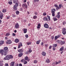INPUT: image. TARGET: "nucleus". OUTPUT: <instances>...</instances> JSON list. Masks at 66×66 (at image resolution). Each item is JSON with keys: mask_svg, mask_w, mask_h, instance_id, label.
<instances>
[{"mask_svg": "<svg viewBox=\"0 0 66 66\" xmlns=\"http://www.w3.org/2000/svg\"><path fill=\"white\" fill-rule=\"evenodd\" d=\"M41 45L42 46H43L44 45V43L43 42H42L41 43Z\"/></svg>", "mask_w": 66, "mask_h": 66, "instance_id": "obj_55", "label": "nucleus"}, {"mask_svg": "<svg viewBox=\"0 0 66 66\" xmlns=\"http://www.w3.org/2000/svg\"><path fill=\"white\" fill-rule=\"evenodd\" d=\"M18 52H23V51L22 49H21V50H18Z\"/></svg>", "mask_w": 66, "mask_h": 66, "instance_id": "obj_16", "label": "nucleus"}, {"mask_svg": "<svg viewBox=\"0 0 66 66\" xmlns=\"http://www.w3.org/2000/svg\"><path fill=\"white\" fill-rule=\"evenodd\" d=\"M57 15H60V12H59L57 13Z\"/></svg>", "mask_w": 66, "mask_h": 66, "instance_id": "obj_61", "label": "nucleus"}, {"mask_svg": "<svg viewBox=\"0 0 66 66\" xmlns=\"http://www.w3.org/2000/svg\"><path fill=\"white\" fill-rule=\"evenodd\" d=\"M9 52V51H4V55H6V54H7V52Z\"/></svg>", "mask_w": 66, "mask_h": 66, "instance_id": "obj_10", "label": "nucleus"}, {"mask_svg": "<svg viewBox=\"0 0 66 66\" xmlns=\"http://www.w3.org/2000/svg\"><path fill=\"white\" fill-rule=\"evenodd\" d=\"M14 64H15L14 62H12L10 64L11 66H14Z\"/></svg>", "mask_w": 66, "mask_h": 66, "instance_id": "obj_13", "label": "nucleus"}, {"mask_svg": "<svg viewBox=\"0 0 66 66\" xmlns=\"http://www.w3.org/2000/svg\"><path fill=\"white\" fill-rule=\"evenodd\" d=\"M61 7H63V6L61 5H59V9L60 8H61Z\"/></svg>", "mask_w": 66, "mask_h": 66, "instance_id": "obj_41", "label": "nucleus"}, {"mask_svg": "<svg viewBox=\"0 0 66 66\" xmlns=\"http://www.w3.org/2000/svg\"><path fill=\"white\" fill-rule=\"evenodd\" d=\"M61 44L62 45H63V44H65V42L64 41H61Z\"/></svg>", "mask_w": 66, "mask_h": 66, "instance_id": "obj_35", "label": "nucleus"}, {"mask_svg": "<svg viewBox=\"0 0 66 66\" xmlns=\"http://www.w3.org/2000/svg\"><path fill=\"white\" fill-rule=\"evenodd\" d=\"M57 42L59 44H61V41L60 40H58L57 41Z\"/></svg>", "mask_w": 66, "mask_h": 66, "instance_id": "obj_29", "label": "nucleus"}, {"mask_svg": "<svg viewBox=\"0 0 66 66\" xmlns=\"http://www.w3.org/2000/svg\"><path fill=\"white\" fill-rule=\"evenodd\" d=\"M25 37L26 38H28V35H25Z\"/></svg>", "mask_w": 66, "mask_h": 66, "instance_id": "obj_53", "label": "nucleus"}, {"mask_svg": "<svg viewBox=\"0 0 66 66\" xmlns=\"http://www.w3.org/2000/svg\"><path fill=\"white\" fill-rule=\"evenodd\" d=\"M5 66H9V64L7 63H6L5 64Z\"/></svg>", "mask_w": 66, "mask_h": 66, "instance_id": "obj_50", "label": "nucleus"}, {"mask_svg": "<svg viewBox=\"0 0 66 66\" xmlns=\"http://www.w3.org/2000/svg\"><path fill=\"white\" fill-rule=\"evenodd\" d=\"M34 19H35L36 18H37V16L36 15H35L33 17Z\"/></svg>", "mask_w": 66, "mask_h": 66, "instance_id": "obj_40", "label": "nucleus"}, {"mask_svg": "<svg viewBox=\"0 0 66 66\" xmlns=\"http://www.w3.org/2000/svg\"><path fill=\"white\" fill-rule=\"evenodd\" d=\"M47 17L48 18L49 20H50V17L49 16H47Z\"/></svg>", "mask_w": 66, "mask_h": 66, "instance_id": "obj_42", "label": "nucleus"}, {"mask_svg": "<svg viewBox=\"0 0 66 66\" xmlns=\"http://www.w3.org/2000/svg\"><path fill=\"white\" fill-rule=\"evenodd\" d=\"M19 45L20 46H22V44L21 43H19Z\"/></svg>", "mask_w": 66, "mask_h": 66, "instance_id": "obj_39", "label": "nucleus"}, {"mask_svg": "<svg viewBox=\"0 0 66 66\" xmlns=\"http://www.w3.org/2000/svg\"><path fill=\"white\" fill-rule=\"evenodd\" d=\"M12 36H16V35L14 33H13L12 34Z\"/></svg>", "mask_w": 66, "mask_h": 66, "instance_id": "obj_52", "label": "nucleus"}, {"mask_svg": "<svg viewBox=\"0 0 66 66\" xmlns=\"http://www.w3.org/2000/svg\"><path fill=\"white\" fill-rule=\"evenodd\" d=\"M10 35V33L8 32L6 34V36H9Z\"/></svg>", "mask_w": 66, "mask_h": 66, "instance_id": "obj_28", "label": "nucleus"}, {"mask_svg": "<svg viewBox=\"0 0 66 66\" xmlns=\"http://www.w3.org/2000/svg\"><path fill=\"white\" fill-rule=\"evenodd\" d=\"M57 20V19H56V18H55L54 19V21H56V20Z\"/></svg>", "mask_w": 66, "mask_h": 66, "instance_id": "obj_54", "label": "nucleus"}, {"mask_svg": "<svg viewBox=\"0 0 66 66\" xmlns=\"http://www.w3.org/2000/svg\"><path fill=\"white\" fill-rule=\"evenodd\" d=\"M35 15H36L38 14V13H37V12H35Z\"/></svg>", "mask_w": 66, "mask_h": 66, "instance_id": "obj_48", "label": "nucleus"}, {"mask_svg": "<svg viewBox=\"0 0 66 66\" xmlns=\"http://www.w3.org/2000/svg\"><path fill=\"white\" fill-rule=\"evenodd\" d=\"M1 54L2 55H4V50H0Z\"/></svg>", "mask_w": 66, "mask_h": 66, "instance_id": "obj_2", "label": "nucleus"}, {"mask_svg": "<svg viewBox=\"0 0 66 66\" xmlns=\"http://www.w3.org/2000/svg\"><path fill=\"white\" fill-rule=\"evenodd\" d=\"M44 20H45V21H48V18L47 17H46L44 18Z\"/></svg>", "mask_w": 66, "mask_h": 66, "instance_id": "obj_22", "label": "nucleus"}, {"mask_svg": "<svg viewBox=\"0 0 66 66\" xmlns=\"http://www.w3.org/2000/svg\"><path fill=\"white\" fill-rule=\"evenodd\" d=\"M0 66H3V63L2 62L0 63Z\"/></svg>", "mask_w": 66, "mask_h": 66, "instance_id": "obj_46", "label": "nucleus"}, {"mask_svg": "<svg viewBox=\"0 0 66 66\" xmlns=\"http://www.w3.org/2000/svg\"><path fill=\"white\" fill-rule=\"evenodd\" d=\"M37 62V61L36 60H35L34 61V63H36Z\"/></svg>", "mask_w": 66, "mask_h": 66, "instance_id": "obj_47", "label": "nucleus"}, {"mask_svg": "<svg viewBox=\"0 0 66 66\" xmlns=\"http://www.w3.org/2000/svg\"><path fill=\"white\" fill-rule=\"evenodd\" d=\"M15 42L16 43H18V42H19V40H18V39H15Z\"/></svg>", "mask_w": 66, "mask_h": 66, "instance_id": "obj_26", "label": "nucleus"}, {"mask_svg": "<svg viewBox=\"0 0 66 66\" xmlns=\"http://www.w3.org/2000/svg\"><path fill=\"white\" fill-rule=\"evenodd\" d=\"M62 32L64 35H65L66 33V29L65 28H63Z\"/></svg>", "mask_w": 66, "mask_h": 66, "instance_id": "obj_4", "label": "nucleus"}, {"mask_svg": "<svg viewBox=\"0 0 66 66\" xmlns=\"http://www.w3.org/2000/svg\"><path fill=\"white\" fill-rule=\"evenodd\" d=\"M34 2L35 3L36 2H38L39 0H34Z\"/></svg>", "mask_w": 66, "mask_h": 66, "instance_id": "obj_43", "label": "nucleus"}, {"mask_svg": "<svg viewBox=\"0 0 66 66\" xmlns=\"http://www.w3.org/2000/svg\"><path fill=\"white\" fill-rule=\"evenodd\" d=\"M58 64H59V63L58 62L56 61L55 63V64H56V65H57Z\"/></svg>", "mask_w": 66, "mask_h": 66, "instance_id": "obj_59", "label": "nucleus"}, {"mask_svg": "<svg viewBox=\"0 0 66 66\" xmlns=\"http://www.w3.org/2000/svg\"><path fill=\"white\" fill-rule=\"evenodd\" d=\"M22 55H23L22 53H20L18 54L19 57H21Z\"/></svg>", "mask_w": 66, "mask_h": 66, "instance_id": "obj_15", "label": "nucleus"}, {"mask_svg": "<svg viewBox=\"0 0 66 66\" xmlns=\"http://www.w3.org/2000/svg\"><path fill=\"white\" fill-rule=\"evenodd\" d=\"M46 13L45 12L44 13H43V16H46Z\"/></svg>", "mask_w": 66, "mask_h": 66, "instance_id": "obj_51", "label": "nucleus"}, {"mask_svg": "<svg viewBox=\"0 0 66 66\" xmlns=\"http://www.w3.org/2000/svg\"><path fill=\"white\" fill-rule=\"evenodd\" d=\"M52 15L53 16H55V12H52Z\"/></svg>", "mask_w": 66, "mask_h": 66, "instance_id": "obj_34", "label": "nucleus"}, {"mask_svg": "<svg viewBox=\"0 0 66 66\" xmlns=\"http://www.w3.org/2000/svg\"><path fill=\"white\" fill-rule=\"evenodd\" d=\"M28 52H30V53H31V52H32V50H31V48L29 49Z\"/></svg>", "mask_w": 66, "mask_h": 66, "instance_id": "obj_36", "label": "nucleus"}, {"mask_svg": "<svg viewBox=\"0 0 66 66\" xmlns=\"http://www.w3.org/2000/svg\"><path fill=\"white\" fill-rule=\"evenodd\" d=\"M4 43V41H1L0 42V46H1L2 45H3Z\"/></svg>", "mask_w": 66, "mask_h": 66, "instance_id": "obj_19", "label": "nucleus"}, {"mask_svg": "<svg viewBox=\"0 0 66 66\" xmlns=\"http://www.w3.org/2000/svg\"><path fill=\"white\" fill-rule=\"evenodd\" d=\"M9 58L10 59H13V56H12L11 55H9Z\"/></svg>", "mask_w": 66, "mask_h": 66, "instance_id": "obj_17", "label": "nucleus"}, {"mask_svg": "<svg viewBox=\"0 0 66 66\" xmlns=\"http://www.w3.org/2000/svg\"><path fill=\"white\" fill-rule=\"evenodd\" d=\"M6 11V9H4L3 10L2 12L3 13H5Z\"/></svg>", "mask_w": 66, "mask_h": 66, "instance_id": "obj_27", "label": "nucleus"}, {"mask_svg": "<svg viewBox=\"0 0 66 66\" xmlns=\"http://www.w3.org/2000/svg\"><path fill=\"white\" fill-rule=\"evenodd\" d=\"M51 12L52 13H55V9H53L52 10Z\"/></svg>", "mask_w": 66, "mask_h": 66, "instance_id": "obj_23", "label": "nucleus"}, {"mask_svg": "<svg viewBox=\"0 0 66 66\" xmlns=\"http://www.w3.org/2000/svg\"><path fill=\"white\" fill-rule=\"evenodd\" d=\"M40 40H39L37 41L36 42L37 44H39V43H40Z\"/></svg>", "mask_w": 66, "mask_h": 66, "instance_id": "obj_31", "label": "nucleus"}, {"mask_svg": "<svg viewBox=\"0 0 66 66\" xmlns=\"http://www.w3.org/2000/svg\"><path fill=\"white\" fill-rule=\"evenodd\" d=\"M4 51H9L8 50V48L7 47H5L4 48Z\"/></svg>", "mask_w": 66, "mask_h": 66, "instance_id": "obj_11", "label": "nucleus"}, {"mask_svg": "<svg viewBox=\"0 0 66 66\" xmlns=\"http://www.w3.org/2000/svg\"><path fill=\"white\" fill-rule=\"evenodd\" d=\"M54 6L56 7H57L58 9H60V7H59L57 5H54Z\"/></svg>", "mask_w": 66, "mask_h": 66, "instance_id": "obj_25", "label": "nucleus"}, {"mask_svg": "<svg viewBox=\"0 0 66 66\" xmlns=\"http://www.w3.org/2000/svg\"><path fill=\"white\" fill-rule=\"evenodd\" d=\"M22 7H27L28 6L26 4H23L22 6Z\"/></svg>", "mask_w": 66, "mask_h": 66, "instance_id": "obj_9", "label": "nucleus"}, {"mask_svg": "<svg viewBox=\"0 0 66 66\" xmlns=\"http://www.w3.org/2000/svg\"><path fill=\"white\" fill-rule=\"evenodd\" d=\"M27 61H26L25 62H24L23 63L24 64H27Z\"/></svg>", "mask_w": 66, "mask_h": 66, "instance_id": "obj_45", "label": "nucleus"}, {"mask_svg": "<svg viewBox=\"0 0 66 66\" xmlns=\"http://www.w3.org/2000/svg\"><path fill=\"white\" fill-rule=\"evenodd\" d=\"M23 61H24V59H22L21 60V62H22V63H23Z\"/></svg>", "mask_w": 66, "mask_h": 66, "instance_id": "obj_56", "label": "nucleus"}, {"mask_svg": "<svg viewBox=\"0 0 66 66\" xmlns=\"http://www.w3.org/2000/svg\"><path fill=\"white\" fill-rule=\"evenodd\" d=\"M12 43V42L10 40H8L6 42V44H11Z\"/></svg>", "mask_w": 66, "mask_h": 66, "instance_id": "obj_5", "label": "nucleus"}, {"mask_svg": "<svg viewBox=\"0 0 66 66\" xmlns=\"http://www.w3.org/2000/svg\"><path fill=\"white\" fill-rule=\"evenodd\" d=\"M4 60H9L10 59L9 58V55H7L4 58Z\"/></svg>", "mask_w": 66, "mask_h": 66, "instance_id": "obj_3", "label": "nucleus"}, {"mask_svg": "<svg viewBox=\"0 0 66 66\" xmlns=\"http://www.w3.org/2000/svg\"><path fill=\"white\" fill-rule=\"evenodd\" d=\"M13 2L14 3H16V4L13 6V9L14 11H16L17 10V7L18 6V4L17 3L18 2V0H13Z\"/></svg>", "mask_w": 66, "mask_h": 66, "instance_id": "obj_1", "label": "nucleus"}, {"mask_svg": "<svg viewBox=\"0 0 66 66\" xmlns=\"http://www.w3.org/2000/svg\"><path fill=\"white\" fill-rule=\"evenodd\" d=\"M63 50H64V47H62L61 48L60 50V51H63Z\"/></svg>", "mask_w": 66, "mask_h": 66, "instance_id": "obj_21", "label": "nucleus"}, {"mask_svg": "<svg viewBox=\"0 0 66 66\" xmlns=\"http://www.w3.org/2000/svg\"><path fill=\"white\" fill-rule=\"evenodd\" d=\"M16 15H15L14 14H13L12 15V16H13V17H16Z\"/></svg>", "mask_w": 66, "mask_h": 66, "instance_id": "obj_57", "label": "nucleus"}, {"mask_svg": "<svg viewBox=\"0 0 66 66\" xmlns=\"http://www.w3.org/2000/svg\"><path fill=\"white\" fill-rule=\"evenodd\" d=\"M46 62L47 63H49L50 62V60L49 59H47V60L46 61Z\"/></svg>", "mask_w": 66, "mask_h": 66, "instance_id": "obj_24", "label": "nucleus"}, {"mask_svg": "<svg viewBox=\"0 0 66 66\" xmlns=\"http://www.w3.org/2000/svg\"><path fill=\"white\" fill-rule=\"evenodd\" d=\"M8 3L10 4V5H11V4H12V1H10L8 2Z\"/></svg>", "mask_w": 66, "mask_h": 66, "instance_id": "obj_33", "label": "nucleus"}, {"mask_svg": "<svg viewBox=\"0 0 66 66\" xmlns=\"http://www.w3.org/2000/svg\"><path fill=\"white\" fill-rule=\"evenodd\" d=\"M42 55L43 56H45L46 55V53L45 52H42Z\"/></svg>", "mask_w": 66, "mask_h": 66, "instance_id": "obj_14", "label": "nucleus"}, {"mask_svg": "<svg viewBox=\"0 0 66 66\" xmlns=\"http://www.w3.org/2000/svg\"><path fill=\"white\" fill-rule=\"evenodd\" d=\"M3 13H2L0 15V18L1 19H2V18H3Z\"/></svg>", "mask_w": 66, "mask_h": 66, "instance_id": "obj_12", "label": "nucleus"}, {"mask_svg": "<svg viewBox=\"0 0 66 66\" xmlns=\"http://www.w3.org/2000/svg\"><path fill=\"white\" fill-rule=\"evenodd\" d=\"M31 42H29L28 43H27V44L28 45H31Z\"/></svg>", "mask_w": 66, "mask_h": 66, "instance_id": "obj_38", "label": "nucleus"}, {"mask_svg": "<svg viewBox=\"0 0 66 66\" xmlns=\"http://www.w3.org/2000/svg\"><path fill=\"white\" fill-rule=\"evenodd\" d=\"M60 37V35H59L57 36H55V40L57 39V38H59V37Z\"/></svg>", "mask_w": 66, "mask_h": 66, "instance_id": "obj_20", "label": "nucleus"}, {"mask_svg": "<svg viewBox=\"0 0 66 66\" xmlns=\"http://www.w3.org/2000/svg\"><path fill=\"white\" fill-rule=\"evenodd\" d=\"M19 24H18V23H17L15 25V28H16V29H18V28H19Z\"/></svg>", "mask_w": 66, "mask_h": 66, "instance_id": "obj_7", "label": "nucleus"}, {"mask_svg": "<svg viewBox=\"0 0 66 66\" xmlns=\"http://www.w3.org/2000/svg\"><path fill=\"white\" fill-rule=\"evenodd\" d=\"M52 48V46H50V47H49V49H51V48Z\"/></svg>", "mask_w": 66, "mask_h": 66, "instance_id": "obj_60", "label": "nucleus"}, {"mask_svg": "<svg viewBox=\"0 0 66 66\" xmlns=\"http://www.w3.org/2000/svg\"><path fill=\"white\" fill-rule=\"evenodd\" d=\"M7 19H10V16H8L7 17Z\"/></svg>", "mask_w": 66, "mask_h": 66, "instance_id": "obj_58", "label": "nucleus"}, {"mask_svg": "<svg viewBox=\"0 0 66 66\" xmlns=\"http://www.w3.org/2000/svg\"><path fill=\"white\" fill-rule=\"evenodd\" d=\"M52 39H54V36H52Z\"/></svg>", "mask_w": 66, "mask_h": 66, "instance_id": "obj_64", "label": "nucleus"}, {"mask_svg": "<svg viewBox=\"0 0 66 66\" xmlns=\"http://www.w3.org/2000/svg\"><path fill=\"white\" fill-rule=\"evenodd\" d=\"M24 59L25 60H26V61H27L28 62H29L30 61V60L29 58H28V56H26L25 58Z\"/></svg>", "mask_w": 66, "mask_h": 66, "instance_id": "obj_8", "label": "nucleus"}, {"mask_svg": "<svg viewBox=\"0 0 66 66\" xmlns=\"http://www.w3.org/2000/svg\"><path fill=\"white\" fill-rule=\"evenodd\" d=\"M56 17H57V18L59 19L60 18V15H57Z\"/></svg>", "mask_w": 66, "mask_h": 66, "instance_id": "obj_44", "label": "nucleus"}, {"mask_svg": "<svg viewBox=\"0 0 66 66\" xmlns=\"http://www.w3.org/2000/svg\"><path fill=\"white\" fill-rule=\"evenodd\" d=\"M20 48V45H19L18 46V48Z\"/></svg>", "mask_w": 66, "mask_h": 66, "instance_id": "obj_63", "label": "nucleus"}, {"mask_svg": "<svg viewBox=\"0 0 66 66\" xmlns=\"http://www.w3.org/2000/svg\"><path fill=\"white\" fill-rule=\"evenodd\" d=\"M16 15H18L19 14V11H16Z\"/></svg>", "mask_w": 66, "mask_h": 66, "instance_id": "obj_30", "label": "nucleus"}, {"mask_svg": "<svg viewBox=\"0 0 66 66\" xmlns=\"http://www.w3.org/2000/svg\"><path fill=\"white\" fill-rule=\"evenodd\" d=\"M44 27L45 28H49V26H48V24L47 23H45L44 24Z\"/></svg>", "mask_w": 66, "mask_h": 66, "instance_id": "obj_6", "label": "nucleus"}, {"mask_svg": "<svg viewBox=\"0 0 66 66\" xmlns=\"http://www.w3.org/2000/svg\"><path fill=\"white\" fill-rule=\"evenodd\" d=\"M57 46V45L56 44H54L53 45V47H56Z\"/></svg>", "mask_w": 66, "mask_h": 66, "instance_id": "obj_32", "label": "nucleus"}, {"mask_svg": "<svg viewBox=\"0 0 66 66\" xmlns=\"http://www.w3.org/2000/svg\"><path fill=\"white\" fill-rule=\"evenodd\" d=\"M48 44H45V46L46 47H47L48 46Z\"/></svg>", "mask_w": 66, "mask_h": 66, "instance_id": "obj_49", "label": "nucleus"}, {"mask_svg": "<svg viewBox=\"0 0 66 66\" xmlns=\"http://www.w3.org/2000/svg\"><path fill=\"white\" fill-rule=\"evenodd\" d=\"M63 25H64L66 23V22L65 21H64L62 23Z\"/></svg>", "mask_w": 66, "mask_h": 66, "instance_id": "obj_37", "label": "nucleus"}, {"mask_svg": "<svg viewBox=\"0 0 66 66\" xmlns=\"http://www.w3.org/2000/svg\"><path fill=\"white\" fill-rule=\"evenodd\" d=\"M19 66H22V65L21 63H20L19 64Z\"/></svg>", "mask_w": 66, "mask_h": 66, "instance_id": "obj_62", "label": "nucleus"}, {"mask_svg": "<svg viewBox=\"0 0 66 66\" xmlns=\"http://www.w3.org/2000/svg\"><path fill=\"white\" fill-rule=\"evenodd\" d=\"M23 31L24 33H26L27 32V29H23Z\"/></svg>", "mask_w": 66, "mask_h": 66, "instance_id": "obj_18", "label": "nucleus"}]
</instances>
